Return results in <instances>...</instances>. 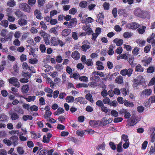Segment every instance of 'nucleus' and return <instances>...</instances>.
<instances>
[{"mask_svg": "<svg viewBox=\"0 0 155 155\" xmlns=\"http://www.w3.org/2000/svg\"><path fill=\"white\" fill-rule=\"evenodd\" d=\"M142 18H150V14L149 12L143 10Z\"/></svg>", "mask_w": 155, "mask_h": 155, "instance_id": "nucleus-29", "label": "nucleus"}, {"mask_svg": "<svg viewBox=\"0 0 155 155\" xmlns=\"http://www.w3.org/2000/svg\"><path fill=\"white\" fill-rule=\"evenodd\" d=\"M140 120V118H138L137 117L134 118L132 119L130 123L129 124L130 126H133L137 122Z\"/></svg>", "mask_w": 155, "mask_h": 155, "instance_id": "nucleus-22", "label": "nucleus"}, {"mask_svg": "<svg viewBox=\"0 0 155 155\" xmlns=\"http://www.w3.org/2000/svg\"><path fill=\"white\" fill-rule=\"evenodd\" d=\"M10 138L12 144L14 147H15L18 144V139L17 136H13Z\"/></svg>", "mask_w": 155, "mask_h": 155, "instance_id": "nucleus-6", "label": "nucleus"}, {"mask_svg": "<svg viewBox=\"0 0 155 155\" xmlns=\"http://www.w3.org/2000/svg\"><path fill=\"white\" fill-rule=\"evenodd\" d=\"M117 9L116 8H114L112 11V14L114 18H116L117 16Z\"/></svg>", "mask_w": 155, "mask_h": 155, "instance_id": "nucleus-59", "label": "nucleus"}, {"mask_svg": "<svg viewBox=\"0 0 155 155\" xmlns=\"http://www.w3.org/2000/svg\"><path fill=\"white\" fill-rule=\"evenodd\" d=\"M0 24L5 27H7L8 25V21L7 20L2 21L1 22Z\"/></svg>", "mask_w": 155, "mask_h": 155, "instance_id": "nucleus-54", "label": "nucleus"}, {"mask_svg": "<svg viewBox=\"0 0 155 155\" xmlns=\"http://www.w3.org/2000/svg\"><path fill=\"white\" fill-rule=\"evenodd\" d=\"M105 148V144L103 142L102 143L99 144L97 147L96 149L99 151L100 150H104Z\"/></svg>", "mask_w": 155, "mask_h": 155, "instance_id": "nucleus-31", "label": "nucleus"}, {"mask_svg": "<svg viewBox=\"0 0 155 155\" xmlns=\"http://www.w3.org/2000/svg\"><path fill=\"white\" fill-rule=\"evenodd\" d=\"M85 64L88 66H92L93 65V62L92 61V59L90 58L88 59L87 60Z\"/></svg>", "mask_w": 155, "mask_h": 155, "instance_id": "nucleus-55", "label": "nucleus"}, {"mask_svg": "<svg viewBox=\"0 0 155 155\" xmlns=\"http://www.w3.org/2000/svg\"><path fill=\"white\" fill-rule=\"evenodd\" d=\"M133 35V33L130 32H126L123 34V36L125 38H130Z\"/></svg>", "mask_w": 155, "mask_h": 155, "instance_id": "nucleus-33", "label": "nucleus"}, {"mask_svg": "<svg viewBox=\"0 0 155 155\" xmlns=\"http://www.w3.org/2000/svg\"><path fill=\"white\" fill-rule=\"evenodd\" d=\"M51 114L52 113L50 111H46L44 115V117L45 119H47L51 116Z\"/></svg>", "mask_w": 155, "mask_h": 155, "instance_id": "nucleus-46", "label": "nucleus"}, {"mask_svg": "<svg viewBox=\"0 0 155 155\" xmlns=\"http://www.w3.org/2000/svg\"><path fill=\"white\" fill-rule=\"evenodd\" d=\"M9 83L14 86L18 87L20 86V84L18 82V80L15 77L10 78L8 80Z\"/></svg>", "mask_w": 155, "mask_h": 155, "instance_id": "nucleus-3", "label": "nucleus"}, {"mask_svg": "<svg viewBox=\"0 0 155 155\" xmlns=\"http://www.w3.org/2000/svg\"><path fill=\"white\" fill-rule=\"evenodd\" d=\"M118 13L119 15L123 16L124 17H127L128 15V12L124 9H119Z\"/></svg>", "mask_w": 155, "mask_h": 155, "instance_id": "nucleus-9", "label": "nucleus"}, {"mask_svg": "<svg viewBox=\"0 0 155 155\" xmlns=\"http://www.w3.org/2000/svg\"><path fill=\"white\" fill-rule=\"evenodd\" d=\"M75 101L77 103L79 102L81 104H84L86 103L85 99L82 97H78L76 98Z\"/></svg>", "mask_w": 155, "mask_h": 155, "instance_id": "nucleus-18", "label": "nucleus"}, {"mask_svg": "<svg viewBox=\"0 0 155 155\" xmlns=\"http://www.w3.org/2000/svg\"><path fill=\"white\" fill-rule=\"evenodd\" d=\"M84 133V132L83 130H77L76 131V134L78 136L82 137Z\"/></svg>", "mask_w": 155, "mask_h": 155, "instance_id": "nucleus-60", "label": "nucleus"}, {"mask_svg": "<svg viewBox=\"0 0 155 155\" xmlns=\"http://www.w3.org/2000/svg\"><path fill=\"white\" fill-rule=\"evenodd\" d=\"M23 98L25 99L28 102L33 101L35 99L36 97L35 96H28L27 97H23Z\"/></svg>", "mask_w": 155, "mask_h": 155, "instance_id": "nucleus-32", "label": "nucleus"}, {"mask_svg": "<svg viewBox=\"0 0 155 155\" xmlns=\"http://www.w3.org/2000/svg\"><path fill=\"white\" fill-rule=\"evenodd\" d=\"M58 38L57 37H52L50 39V44L51 46L58 45Z\"/></svg>", "mask_w": 155, "mask_h": 155, "instance_id": "nucleus-7", "label": "nucleus"}, {"mask_svg": "<svg viewBox=\"0 0 155 155\" xmlns=\"http://www.w3.org/2000/svg\"><path fill=\"white\" fill-rule=\"evenodd\" d=\"M22 67L24 70L29 71L31 70V68L28 65L27 63L24 62L22 65Z\"/></svg>", "mask_w": 155, "mask_h": 155, "instance_id": "nucleus-36", "label": "nucleus"}, {"mask_svg": "<svg viewBox=\"0 0 155 155\" xmlns=\"http://www.w3.org/2000/svg\"><path fill=\"white\" fill-rule=\"evenodd\" d=\"M71 57L75 60H78L80 58V54L77 51H74L72 53Z\"/></svg>", "mask_w": 155, "mask_h": 155, "instance_id": "nucleus-13", "label": "nucleus"}, {"mask_svg": "<svg viewBox=\"0 0 155 155\" xmlns=\"http://www.w3.org/2000/svg\"><path fill=\"white\" fill-rule=\"evenodd\" d=\"M127 27L129 29L135 30L140 26V25L136 22H131L127 24Z\"/></svg>", "mask_w": 155, "mask_h": 155, "instance_id": "nucleus-4", "label": "nucleus"}, {"mask_svg": "<svg viewBox=\"0 0 155 155\" xmlns=\"http://www.w3.org/2000/svg\"><path fill=\"white\" fill-rule=\"evenodd\" d=\"M109 4L107 2H104L103 5V6L104 8V9L107 10L109 9Z\"/></svg>", "mask_w": 155, "mask_h": 155, "instance_id": "nucleus-63", "label": "nucleus"}, {"mask_svg": "<svg viewBox=\"0 0 155 155\" xmlns=\"http://www.w3.org/2000/svg\"><path fill=\"white\" fill-rule=\"evenodd\" d=\"M113 42L116 43L117 45L119 46L123 43V41L122 39L116 38L114 40Z\"/></svg>", "mask_w": 155, "mask_h": 155, "instance_id": "nucleus-24", "label": "nucleus"}, {"mask_svg": "<svg viewBox=\"0 0 155 155\" xmlns=\"http://www.w3.org/2000/svg\"><path fill=\"white\" fill-rule=\"evenodd\" d=\"M127 75L129 77H130L132 74L133 70L131 68H129L128 69H126Z\"/></svg>", "mask_w": 155, "mask_h": 155, "instance_id": "nucleus-58", "label": "nucleus"}, {"mask_svg": "<svg viewBox=\"0 0 155 155\" xmlns=\"http://www.w3.org/2000/svg\"><path fill=\"white\" fill-rule=\"evenodd\" d=\"M8 119V117L4 114L0 115V119L2 122H6Z\"/></svg>", "mask_w": 155, "mask_h": 155, "instance_id": "nucleus-30", "label": "nucleus"}, {"mask_svg": "<svg viewBox=\"0 0 155 155\" xmlns=\"http://www.w3.org/2000/svg\"><path fill=\"white\" fill-rule=\"evenodd\" d=\"M109 124L107 120L105 119V118H103L100 121L99 126H104Z\"/></svg>", "mask_w": 155, "mask_h": 155, "instance_id": "nucleus-26", "label": "nucleus"}, {"mask_svg": "<svg viewBox=\"0 0 155 155\" xmlns=\"http://www.w3.org/2000/svg\"><path fill=\"white\" fill-rule=\"evenodd\" d=\"M152 90L150 89H144L142 92L141 93V96H149L151 94Z\"/></svg>", "mask_w": 155, "mask_h": 155, "instance_id": "nucleus-10", "label": "nucleus"}, {"mask_svg": "<svg viewBox=\"0 0 155 155\" xmlns=\"http://www.w3.org/2000/svg\"><path fill=\"white\" fill-rule=\"evenodd\" d=\"M94 21V19L91 17H88L85 19H83L81 20V22L83 23H92Z\"/></svg>", "mask_w": 155, "mask_h": 155, "instance_id": "nucleus-15", "label": "nucleus"}, {"mask_svg": "<svg viewBox=\"0 0 155 155\" xmlns=\"http://www.w3.org/2000/svg\"><path fill=\"white\" fill-rule=\"evenodd\" d=\"M121 93L124 96H126L128 94L129 92L128 91L126 90L125 88H121L120 89Z\"/></svg>", "mask_w": 155, "mask_h": 155, "instance_id": "nucleus-52", "label": "nucleus"}, {"mask_svg": "<svg viewBox=\"0 0 155 155\" xmlns=\"http://www.w3.org/2000/svg\"><path fill=\"white\" fill-rule=\"evenodd\" d=\"M89 124L91 126L94 127H96L99 126L100 121L91 120L90 121Z\"/></svg>", "mask_w": 155, "mask_h": 155, "instance_id": "nucleus-14", "label": "nucleus"}, {"mask_svg": "<svg viewBox=\"0 0 155 155\" xmlns=\"http://www.w3.org/2000/svg\"><path fill=\"white\" fill-rule=\"evenodd\" d=\"M114 47L113 45H111L109 46V50L108 51V53L109 55H110L113 54L114 51H113Z\"/></svg>", "mask_w": 155, "mask_h": 155, "instance_id": "nucleus-47", "label": "nucleus"}, {"mask_svg": "<svg viewBox=\"0 0 155 155\" xmlns=\"http://www.w3.org/2000/svg\"><path fill=\"white\" fill-rule=\"evenodd\" d=\"M71 33V30L68 29H65L62 31L61 32L62 35L64 36H66L69 35Z\"/></svg>", "mask_w": 155, "mask_h": 155, "instance_id": "nucleus-28", "label": "nucleus"}, {"mask_svg": "<svg viewBox=\"0 0 155 155\" xmlns=\"http://www.w3.org/2000/svg\"><path fill=\"white\" fill-rule=\"evenodd\" d=\"M74 97L68 96L66 98V101L68 103L73 102L74 100Z\"/></svg>", "mask_w": 155, "mask_h": 155, "instance_id": "nucleus-45", "label": "nucleus"}, {"mask_svg": "<svg viewBox=\"0 0 155 155\" xmlns=\"http://www.w3.org/2000/svg\"><path fill=\"white\" fill-rule=\"evenodd\" d=\"M122 143L120 142L118 144L117 147V151L118 152H120L123 151V148L122 147Z\"/></svg>", "mask_w": 155, "mask_h": 155, "instance_id": "nucleus-48", "label": "nucleus"}, {"mask_svg": "<svg viewBox=\"0 0 155 155\" xmlns=\"http://www.w3.org/2000/svg\"><path fill=\"white\" fill-rule=\"evenodd\" d=\"M96 65L97 66V69L98 70H102L104 69L103 66V63L100 61H97L96 62Z\"/></svg>", "mask_w": 155, "mask_h": 155, "instance_id": "nucleus-23", "label": "nucleus"}, {"mask_svg": "<svg viewBox=\"0 0 155 155\" xmlns=\"http://www.w3.org/2000/svg\"><path fill=\"white\" fill-rule=\"evenodd\" d=\"M15 2L14 0H11L8 1L7 5L9 7H13L15 5Z\"/></svg>", "mask_w": 155, "mask_h": 155, "instance_id": "nucleus-37", "label": "nucleus"}, {"mask_svg": "<svg viewBox=\"0 0 155 155\" xmlns=\"http://www.w3.org/2000/svg\"><path fill=\"white\" fill-rule=\"evenodd\" d=\"M15 15L18 17H20L22 16V12L19 10H17L15 12Z\"/></svg>", "mask_w": 155, "mask_h": 155, "instance_id": "nucleus-64", "label": "nucleus"}, {"mask_svg": "<svg viewBox=\"0 0 155 155\" xmlns=\"http://www.w3.org/2000/svg\"><path fill=\"white\" fill-rule=\"evenodd\" d=\"M143 10H142L140 8H136L134 11V14L136 16L141 18L143 16Z\"/></svg>", "mask_w": 155, "mask_h": 155, "instance_id": "nucleus-5", "label": "nucleus"}, {"mask_svg": "<svg viewBox=\"0 0 155 155\" xmlns=\"http://www.w3.org/2000/svg\"><path fill=\"white\" fill-rule=\"evenodd\" d=\"M86 99L87 100L91 102H92L93 101V100L92 98V96L90 94H87L85 97Z\"/></svg>", "mask_w": 155, "mask_h": 155, "instance_id": "nucleus-51", "label": "nucleus"}, {"mask_svg": "<svg viewBox=\"0 0 155 155\" xmlns=\"http://www.w3.org/2000/svg\"><path fill=\"white\" fill-rule=\"evenodd\" d=\"M147 72L148 73H152L155 72V68L153 66L149 67L147 69Z\"/></svg>", "mask_w": 155, "mask_h": 155, "instance_id": "nucleus-42", "label": "nucleus"}, {"mask_svg": "<svg viewBox=\"0 0 155 155\" xmlns=\"http://www.w3.org/2000/svg\"><path fill=\"white\" fill-rule=\"evenodd\" d=\"M10 115H11V118L13 120H17L19 118L18 115L16 113H14L11 114H10Z\"/></svg>", "mask_w": 155, "mask_h": 155, "instance_id": "nucleus-38", "label": "nucleus"}, {"mask_svg": "<svg viewBox=\"0 0 155 155\" xmlns=\"http://www.w3.org/2000/svg\"><path fill=\"white\" fill-rule=\"evenodd\" d=\"M22 118L24 120L26 121L28 120H31L32 119V117L31 116L25 115L23 116Z\"/></svg>", "mask_w": 155, "mask_h": 155, "instance_id": "nucleus-53", "label": "nucleus"}, {"mask_svg": "<svg viewBox=\"0 0 155 155\" xmlns=\"http://www.w3.org/2000/svg\"><path fill=\"white\" fill-rule=\"evenodd\" d=\"M77 20L75 18H73L71 19L69 23L67 25L68 28H71L75 26L77 23Z\"/></svg>", "mask_w": 155, "mask_h": 155, "instance_id": "nucleus-8", "label": "nucleus"}, {"mask_svg": "<svg viewBox=\"0 0 155 155\" xmlns=\"http://www.w3.org/2000/svg\"><path fill=\"white\" fill-rule=\"evenodd\" d=\"M91 48V46L87 45L84 44L82 45L81 48L83 51H86Z\"/></svg>", "mask_w": 155, "mask_h": 155, "instance_id": "nucleus-40", "label": "nucleus"}, {"mask_svg": "<svg viewBox=\"0 0 155 155\" xmlns=\"http://www.w3.org/2000/svg\"><path fill=\"white\" fill-rule=\"evenodd\" d=\"M124 104L125 106L130 107H133L134 105L132 102L126 100L124 101Z\"/></svg>", "mask_w": 155, "mask_h": 155, "instance_id": "nucleus-35", "label": "nucleus"}, {"mask_svg": "<svg viewBox=\"0 0 155 155\" xmlns=\"http://www.w3.org/2000/svg\"><path fill=\"white\" fill-rule=\"evenodd\" d=\"M18 23L20 26H24L27 23V21L25 20L20 19L18 21Z\"/></svg>", "mask_w": 155, "mask_h": 155, "instance_id": "nucleus-25", "label": "nucleus"}, {"mask_svg": "<svg viewBox=\"0 0 155 155\" xmlns=\"http://www.w3.org/2000/svg\"><path fill=\"white\" fill-rule=\"evenodd\" d=\"M17 151L19 155H23L25 153L24 148L21 146H19L17 148Z\"/></svg>", "mask_w": 155, "mask_h": 155, "instance_id": "nucleus-19", "label": "nucleus"}, {"mask_svg": "<svg viewBox=\"0 0 155 155\" xmlns=\"http://www.w3.org/2000/svg\"><path fill=\"white\" fill-rule=\"evenodd\" d=\"M64 112V110L62 108H58L57 109L56 112L54 114V115H59L60 114L63 113Z\"/></svg>", "mask_w": 155, "mask_h": 155, "instance_id": "nucleus-49", "label": "nucleus"}, {"mask_svg": "<svg viewBox=\"0 0 155 155\" xmlns=\"http://www.w3.org/2000/svg\"><path fill=\"white\" fill-rule=\"evenodd\" d=\"M45 0H38V5L41 7L43 6L44 5L45 3Z\"/></svg>", "mask_w": 155, "mask_h": 155, "instance_id": "nucleus-56", "label": "nucleus"}, {"mask_svg": "<svg viewBox=\"0 0 155 155\" xmlns=\"http://www.w3.org/2000/svg\"><path fill=\"white\" fill-rule=\"evenodd\" d=\"M19 6L21 10L25 12H30L31 11V7L26 3H20L19 4Z\"/></svg>", "mask_w": 155, "mask_h": 155, "instance_id": "nucleus-2", "label": "nucleus"}, {"mask_svg": "<svg viewBox=\"0 0 155 155\" xmlns=\"http://www.w3.org/2000/svg\"><path fill=\"white\" fill-rule=\"evenodd\" d=\"M3 142L8 146H10L12 145V143L11 141L10 138L9 139H5L3 140Z\"/></svg>", "mask_w": 155, "mask_h": 155, "instance_id": "nucleus-43", "label": "nucleus"}, {"mask_svg": "<svg viewBox=\"0 0 155 155\" xmlns=\"http://www.w3.org/2000/svg\"><path fill=\"white\" fill-rule=\"evenodd\" d=\"M80 81L83 82H87L88 80V78L85 76H82L79 78Z\"/></svg>", "mask_w": 155, "mask_h": 155, "instance_id": "nucleus-61", "label": "nucleus"}, {"mask_svg": "<svg viewBox=\"0 0 155 155\" xmlns=\"http://www.w3.org/2000/svg\"><path fill=\"white\" fill-rule=\"evenodd\" d=\"M143 68L139 64H138L136 67V71L139 72H143Z\"/></svg>", "mask_w": 155, "mask_h": 155, "instance_id": "nucleus-44", "label": "nucleus"}, {"mask_svg": "<svg viewBox=\"0 0 155 155\" xmlns=\"http://www.w3.org/2000/svg\"><path fill=\"white\" fill-rule=\"evenodd\" d=\"M147 41L149 43H151L153 45H155V40L154 38V34L153 33L150 37L147 38Z\"/></svg>", "mask_w": 155, "mask_h": 155, "instance_id": "nucleus-12", "label": "nucleus"}, {"mask_svg": "<svg viewBox=\"0 0 155 155\" xmlns=\"http://www.w3.org/2000/svg\"><path fill=\"white\" fill-rule=\"evenodd\" d=\"M79 5L81 8H85L87 6V2L84 1H82L80 3Z\"/></svg>", "mask_w": 155, "mask_h": 155, "instance_id": "nucleus-39", "label": "nucleus"}, {"mask_svg": "<svg viewBox=\"0 0 155 155\" xmlns=\"http://www.w3.org/2000/svg\"><path fill=\"white\" fill-rule=\"evenodd\" d=\"M104 17V15L102 13H99L97 16V19L96 20V21L99 23L100 24H103Z\"/></svg>", "mask_w": 155, "mask_h": 155, "instance_id": "nucleus-11", "label": "nucleus"}, {"mask_svg": "<svg viewBox=\"0 0 155 155\" xmlns=\"http://www.w3.org/2000/svg\"><path fill=\"white\" fill-rule=\"evenodd\" d=\"M11 32H9L6 29H3L1 31V35L5 38L6 41H8L9 39H11L12 38Z\"/></svg>", "mask_w": 155, "mask_h": 155, "instance_id": "nucleus-1", "label": "nucleus"}, {"mask_svg": "<svg viewBox=\"0 0 155 155\" xmlns=\"http://www.w3.org/2000/svg\"><path fill=\"white\" fill-rule=\"evenodd\" d=\"M116 83L119 84H121L123 82V78L121 76L117 77L115 80Z\"/></svg>", "mask_w": 155, "mask_h": 155, "instance_id": "nucleus-27", "label": "nucleus"}, {"mask_svg": "<svg viewBox=\"0 0 155 155\" xmlns=\"http://www.w3.org/2000/svg\"><path fill=\"white\" fill-rule=\"evenodd\" d=\"M29 90V85L28 84L23 85L21 88V92L24 94H26L28 92Z\"/></svg>", "mask_w": 155, "mask_h": 155, "instance_id": "nucleus-17", "label": "nucleus"}, {"mask_svg": "<svg viewBox=\"0 0 155 155\" xmlns=\"http://www.w3.org/2000/svg\"><path fill=\"white\" fill-rule=\"evenodd\" d=\"M31 136L34 139L37 138H40L41 135L39 133H36L35 131H33L31 132Z\"/></svg>", "mask_w": 155, "mask_h": 155, "instance_id": "nucleus-21", "label": "nucleus"}, {"mask_svg": "<svg viewBox=\"0 0 155 155\" xmlns=\"http://www.w3.org/2000/svg\"><path fill=\"white\" fill-rule=\"evenodd\" d=\"M136 42L139 44V45L140 46H143L145 44V41L141 39H138L136 41Z\"/></svg>", "mask_w": 155, "mask_h": 155, "instance_id": "nucleus-41", "label": "nucleus"}, {"mask_svg": "<svg viewBox=\"0 0 155 155\" xmlns=\"http://www.w3.org/2000/svg\"><path fill=\"white\" fill-rule=\"evenodd\" d=\"M63 68V66L60 64H57L55 67L56 70L59 71H60L62 70Z\"/></svg>", "mask_w": 155, "mask_h": 155, "instance_id": "nucleus-62", "label": "nucleus"}, {"mask_svg": "<svg viewBox=\"0 0 155 155\" xmlns=\"http://www.w3.org/2000/svg\"><path fill=\"white\" fill-rule=\"evenodd\" d=\"M136 80V82L140 84H141L144 82L145 80L142 76H138L137 77V79H134Z\"/></svg>", "mask_w": 155, "mask_h": 155, "instance_id": "nucleus-16", "label": "nucleus"}, {"mask_svg": "<svg viewBox=\"0 0 155 155\" xmlns=\"http://www.w3.org/2000/svg\"><path fill=\"white\" fill-rule=\"evenodd\" d=\"M140 48L137 47H135L132 51V53L134 55H137L138 54Z\"/></svg>", "mask_w": 155, "mask_h": 155, "instance_id": "nucleus-50", "label": "nucleus"}, {"mask_svg": "<svg viewBox=\"0 0 155 155\" xmlns=\"http://www.w3.org/2000/svg\"><path fill=\"white\" fill-rule=\"evenodd\" d=\"M34 14L36 16V18L38 19H41L42 17L40 11L38 9H36L34 11Z\"/></svg>", "mask_w": 155, "mask_h": 155, "instance_id": "nucleus-20", "label": "nucleus"}, {"mask_svg": "<svg viewBox=\"0 0 155 155\" xmlns=\"http://www.w3.org/2000/svg\"><path fill=\"white\" fill-rule=\"evenodd\" d=\"M146 28L145 26H143L141 28H138L137 31L138 33L140 34H143L145 32Z\"/></svg>", "mask_w": 155, "mask_h": 155, "instance_id": "nucleus-34", "label": "nucleus"}, {"mask_svg": "<svg viewBox=\"0 0 155 155\" xmlns=\"http://www.w3.org/2000/svg\"><path fill=\"white\" fill-rule=\"evenodd\" d=\"M40 49L42 53H44L46 50V48L45 45L41 44L40 46Z\"/></svg>", "mask_w": 155, "mask_h": 155, "instance_id": "nucleus-57", "label": "nucleus"}]
</instances>
